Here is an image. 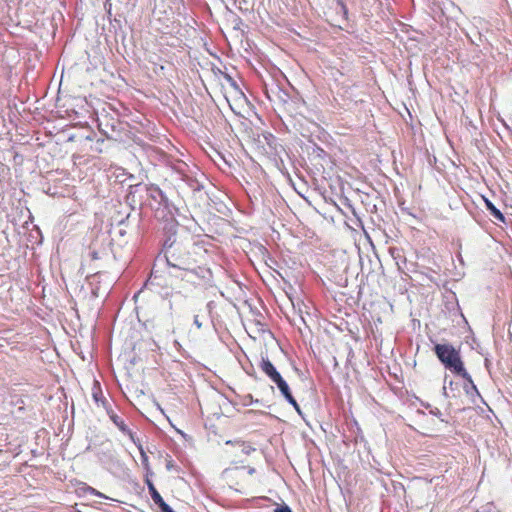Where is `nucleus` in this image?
<instances>
[{"instance_id":"36","label":"nucleus","mask_w":512,"mask_h":512,"mask_svg":"<svg viewBox=\"0 0 512 512\" xmlns=\"http://www.w3.org/2000/svg\"><path fill=\"white\" fill-rule=\"evenodd\" d=\"M490 365H491V363H490L489 359H488V358H486V359H485V367H486L488 370H489V368H490Z\"/></svg>"},{"instance_id":"42","label":"nucleus","mask_w":512,"mask_h":512,"mask_svg":"<svg viewBox=\"0 0 512 512\" xmlns=\"http://www.w3.org/2000/svg\"><path fill=\"white\" fill-rule=\"evenodd\" d=\"M167 512H175L172 507L169 508Z\"/></svg>"},{"instance_id":"19","label":"nucleus","mask_w":512,"mask_h":512,"mask_svg":"<svg viewBox=\"0 0 512 512\" xmlns=\"http://www.w3.org/2000/svg\"><path fill=\"white\" fill-rule=\"evenodd\" d=\"M203 119L201 120V124L205 127L206 130H210V126H213L211 115L208 111H206L205 115H202Z\"/></svg>"},{"instance_id":"29","label":"nucleus","mask_w":512,"mask_h":512,"mask_svg":"<svg viewBox=\"0 0 512 512\" xmlns=\"http://www.w3.org/2000/svg\"><path fill=\"white\" fill-rule=\"evenodd\" d=\"M446 385H447V377H445V379H444V386H443V389H442V393H443V395H444L445 397H449L448 392H447V386H446Z\"/></svg>"},{"instance_id":"27","label":"nucleus","mask_w":512,"mask_h":512,"mask_svg":"<svg viewBox=\"0 0 512 512\" xmlns=\"http://www.w3.org/2000/svg\"><path fill=\"white\" fill-rule=\"evenodd\" d=\"M337 4L340 7V10L343 12V14L346 15L348 11H347V8H346L345 4L343 3V1L338 0Z\"/></svg>"},{"instance_id":"3","label":"nucleus","mask_w":512,"mask_h":512,"mask_svg":"<svg viewBox=\"0 0 512 512\" xmlns=\"http://www.w3.org/2000/svg\"><path fill=\"white\" fill-rule=\"evenodd\" d=\"M434 352L444 367L456 375H467L460 352L451 344H436Z\"/></svg>"},{"instance_id":"23","label":"nucleus","mask_w":512,"mask_h":512,"mask_svg":"<svg viewBox=\"0 0 512 512\" xmlns=\"http://www.w3.org/2000/svg\"><path fill=\"white\" fill-rule=\"evenodd\" d=\"M429 413H430L431 415H433V416H436V417L440 418V419H441V421H444V420L441 418V416H442V412H441L438 408H436V407L431 408V409L429 410Z\"/></svg>"},{"instance_id":"26","label":"nucleus","mask_w":512,"mask_h":512,"mask_svg":"<svg viewBox=\"0 0 512 512\" xmlns=\"http://www.w3.org/2000/svg\"><path fill=\"white\" fill-rule=\"evenodd\" d=\"M129 218H130V213H128L124 218H121L120 220H118V226H125L128 223Z\"/></svg>"},{"instance_id":"38","label":"nucleus","mask_w":512,"mask_h":512,"mask_svg":"<svg viewBox=\"0 0 512 512\" xmlns=\"http://www.w3.org/2000/svg\"><path fill=\"white\" fill-rule=\"evenodd\" d=\"M118 233H119L120 236H124L126 234V231H125V229L120 228Z\"/></svg>"},{"instance_id":"32","label":"nucleus","mask_w":512,"mask_h":512,"mask_svg":"<svg viewBox=\"0 0 512 512\" xmlns=\"http://www.w3.org/2000/svg\"><path fill=\"white\" fill-rule=\"evenodd\" d=\"M99 127H100L101 132H102L105 136L110 137V136H109V134H108V131L102 128V122H100V123H99Z\"/></svg>"},{"instance_id":"9","label":"nucleus","mask_w":512,"mask_h":512,"mask_svg":"<svg viewBox=\"0 0 512 512\" xmlns=\"http://www.w3.org/2000/svg\"><path fill=\"white\" fill-rule=\"evenodd\" d=\"M175 224L173 222L168 223L165 226V230H167L168 233H170L167 238L164 240L163 248L165 253L167 251H173V249L176 247V238H175Z\"/></svg>"},{"instance_id":"39","label":"nucleus","mask_w":512,"mask_h":512,"mask_svg":"<svg viewBox=\"0 0 512 512\" xmlns=\"http://www.w3.org/2000/svg\"><path fill=\"white\" fill-rule=\"evenodd\" d=\"M206 145H207V150L208 151H211V147H214L210 142H206Z\"/></svg>"},{"instance_id":"14","label":"nucleus","mask_w":512,"mask_h":512,"mask_svg":"<svg viewBox=\"0 0 512 512\" xmlns=\"http://www.w3.org/2000/svg\"><path fill=\"white\" fill-rule=\"evenodd\" d=\"M92 397H93V400L98 405H102L105 410H106V407L110 406V403L108 402V400L103 396V393H102L100 387L93 390Z\"/></svg>"},{"instance_id":"20","label":"nucleus","mask_w":512,"mask_h":512,"mask_svg":"<svg viewBox=\"0 0 512 512\" xmlns=\"http://www.w3.org/2000/svg\"><path fill=\"white\" fill-rule=\"evenodd\" d=\"M140 455H141V462H142V465L143 467L145 468L146 472L149 473L150 472V467H149V459H148V456L146 454L145 451H141L140 452Z\"/></svg>"},{"instance_id":"40","label":"nucleus","mask_w":512,"mask_h":512,"mask_svg":"<svg viewBox=\"0 0 512 512\" xmlns=\"http://www.w3.org/2000/svg\"><path fill=\"white\" fill-rule=\"evenodd\" d=\"M254 472H255V469H254V468H250V469H249V473H250V474H253Z\"/></svg>"},{"instance_id":"35","label":"nucleus","mask_w":512,"mask_h":512,"mask_svg":"<svg viewBox=\"0 0 512 512\" xmlns=\"http://www.w3.org/2000/svg\"><path fill=\"white\" fill-rule=\"evenodd\" d=\"M194 324L197 325L198 328L202 326V324L198 321L196 317H194Z\"/></svg>"},{"instance_id":"28","label":"nucleus","mask_w":512,"mask_h":512,"mask_svg":"<svg viewBox=\"0 0 512 512\" xmlns=\"http://www.w3.org/2000/svg\"><path fill=\"white\" fill-rule=\"evenodd\" d=\"M178 172L181 173L183 180L191 181V179L188 177V175L181 168H178Z\"/></svg>"},{"instance_id":"17","label":"nucleus","mask_w":512,"mask_h":512,"mask_svg":"<svg viewBox=\"0 0 512 512\" xmlns=\"http://www.w3.org/2000/svg\"><path fill=\"white\" fill-rule=\"evenodd\" d=\"M194 45L201 46L205 51L210 52L206 37L202 35V32L199 35L194 34Z\"/></svg>"},{"instance_id":"7","label":"nucleus","mask_w":512,"mask_h":512,"mask_svg":"<svg viewBox=\"0 0 512 512\" xmlns=\"http://www.w3.org/2000/svg\"><path fill=\"white\" fill-rule=\"evenodd\" d=\"M194 274L200 279V285L203 286H211L213 282L212 271L209 267L198 266L196 270H194Z\"/></svg>"},{"instance_id":"43","label":"nucleus","mask_w":512,"mask_h":512,"mask_svg":"<svg viewBox=\"0 0 512 512\" xmlns=\"http://www.w3.org/2000/svg\"><path fill=\"white\" fill-rule=\"evenodd\" d=\"M452 385H453V381H452V380H450V381H449V386L451 387Z\"/></svg>"},{"instance_id":"21","label":"nucleus","mask_w":512,"mask_h":512,"mask_svg":"<svg viewBox=\"0 0 512 512\" xmlns=\"http://www.w3.org/2000/svg\"><path fill=\"white\" fill-rule=\"evenodd\" d=\"M158 508L160 509V512H167L169 510V508L171 507L170 505H168L164 499H160V501L156 502L155 503Z\"/></svg>"},{"instance_id":"10","label":"nucleus","mask_w":512,"mask_h":512,"mask_svg":"<svg viewBox=\"0 0 512 512\" xmlns=\"http://www.w3.org/2000/svg\"><path fill=\"white\" fill-rule=\"evenodd\" d=\"M106 412L110 420L121 432H128V426L125 424L124 420L114 412L111 405L106 407Z\"/></svg>"},{"instance_id":"15","label":"nucleus","mask_w":512,"mask_h":512,"mask_svg":"<svg viewBox=\"0 0 512 512\" xmlns=\"http://www.w3.org/2000/svg\"><path fill=\"white\" fill-rule=\"evenodd\" d=\"M145 483H146V485L148 487L149 494H150L152 500L154 501V503L160 501V499H162V496L157 491V489H156L154 483L152 482V480H150L148 477H146Z\"/></svg>"},{"instance_id":"31","label":"nucleus","mask_w":512,"mask_h":512,"mask_svg":"<svg viewBox=\"0 0 512 512\" xmlns=\"http://www.w3.org/2000/svg\"><path fill=\"white\" fill-rule=\"evenodd\" d=\"M134 444H135V445L137 446V448L139 449V452L144 451L143 446H142V444H141V442H140V440H139L138 438H137V440H136V443H134Z\"/></svg>"},{"instance_id":"30","label":"nucleus","mask_w":512,"mask_h":512,"mask_svg":"<svg viewBox=\"0 0 512 512\" xmlns=\"http://www.w3.org/2000/svg\"><path fill=\"white\" fill-rule=\"evenodd\" d=\"M155 267H156V264H154V266H153V269H152L149 281H152V279H156L157 278V275H156L157 271L155 270Z\"/></svg>"},{"instance_id":"5","label":"nucleus","mask_w":512,"mask_h":512,"mask_svg":"<svg viewBox=\"0 0 512 512\" xmlns=\"http://www.w3.org/2000/svg\"><path fill=\"white\" fill-rule=\"evenodd\" d=\"M259 367L273 383L276 384L283 379L281 374L278 372L276 367L272 364L267 356L261 357Z\"/></svg>"},{"instance_id":"37","label":"nucleus","mask_w":512,"mask_h":512,"mask_svg":"<svg viewBox=\"0 0 512 512\" xmlns=\"http://www.w3.org/2000/svg\"><path fill=\"white\" fill-rule=\"evenodd\" d=\"M421 405H422L424 408L429 409V410L432 408V407H431V405H430L429 403H423V402H422V403H421Z\"/></svg>"},{"instance_id":"8","label":"nucleus","mask_w":512,"mask_h":512,"mask_svg":"<svg viewBox=\"0 0 512 512\" xmlns=\"http://www.w3.org/2000/svg\"><path fill=\"white\" fill-rule=\"evenodd\" d=\"M175 224L173 222L168 223L165 226V230H167L168 233H170L167 238L164 240L163 248L165 253L167 251H173V249L176 247V238H175Z\"/></svg>"},{"instance_id":"12","label":"nucleus","mask_w":512,"mask_h":512,"mask_svg":"<svg viewBox=\"0 0 512 512\" xmlns=\"http://www.w3.org/2000/svg\"><path fill=\"white\" fill-rule=\"evenodd\" d=\"M463 379H465V384H464V390L466 392L467 395H469L471 398H473L475 395L476 396H480L479 394V391L476 387V385L474 384L470 374L467 372V375H460Z\"/></svg>"},{"instance_id":"33","label":"nucleus","mask_w":512,"mask_h":512,"mask_svg":"<svg viewBox=\"0 0 512 512\" xmlns=\"http://www.w3.org/2000/svg\"><path fill=\"white\" fill-rule=\"evenodd\" d=\"M176 431H177V433H179V434H180L184 439H187V437H189L187 434H185L183 431H181V430H179V429H177Z\"/></svg>"},{"instance_id":"18","label":"nucleus","mask_w":512,"mask_h":512,"mask_svg":"<svg viewBox=\"0 0 512 512\" xmlns=\"http://www.w3.org/2000/svg\"><path fill=\"white\" fill-rule=\"evenodd\" d=\"M11 404L16 406L19 411H23L24 410L25 402L22 399V397L19 396V395H12L11 396Z\"/></svg>"},{"instance_id":"6","label":"nucleus","mask_w":512,"mask_h":512,"mask_svg":"<svg viewBox=\"0 0 512 512\" xmlns=\"http://www.w3.org/2000/svg\"><path fill=\"white\" fill-rule=\"evenodd\" d=\"M278 389L280 390L282 396L285 398V400L293 406V408L297 411L299 415L302 414L301 408L295 398L293 397L288 383L284 380H280L278 383H276Z\"/></svg>"},{"instance_id":"22","label":"nucleus","mask_w":512,"mask_h":512,"mask_svg":"<svg viewBox=\"0 0 512 512\" xmlns=\"http://www.w3.org/2000/svg\"><path fill=\"white\" fill-rule=\"evenodd\" d=\"M86 491L90 494V495H95V496H98V497H101V498H107L104 494H102L101 492H99L98 490H96L95 488L93 487H87Z\"/></svg>"},{"instance_id":"11","label":"nucleus","mask_w":512,"mask_h":512,"mask_svg":"<svg viewBox=\"0 0 512 512\" xmlns=\"http://www.w3.org/2000/svg\"><path fill=\"white\" fill-rule=\"evenodd\" d=\"M200 149L218 166L220 165L219 161L227 163L225 157L215 147H211V151H208L205 146L200 144Z\"/></svg>"},{"instance_id":"24","label":"nucleus","mask_w":512,"mask_h":512,"mask_svg":"<svg viewBox=\"0 0 512 512\" xmlns=\"http://www.w3.org/2000/svg\"><path fill=\"white\" fill-rule=\"evenodd\" d=\"M274 512H292V510L288 505H282L274 509Z\"/></svg>"},{"instance_id":"2","label":"nucleus","mask_w":512,"mask_h":512,"mask_svg":"<svg viewBox=\"0 0 512 512\" xmlns=\"http://www.w3.org/2000/svg\"><path fill=\"white\" fill-rule=\"evenodd\" d=\"M164 258L167 265L174 270V272H171L172 276L183 280L184 276H182V272H184L185 275L191 273L192 261L190 252L181 245H176L173 251H167L164 254Z\"/></svg>"},{"instance_id":"13","label":"nucleus","mask_w":512,"mask_h":512,"mask_svg":"<svg viewBox=\"0 0 512 512\" xmlns=\"http://www.w3.org/2000/svg\"><path fill=\"white\" fill-rule=\"evenodd\" d=\"M225 78L229 82V85H230V87L232 89L231 93L234 94V97L238 98V99H245L246 98L245 94L239 88L237 82L232 77H230L229 75H226Z\"/></svg>"},{"instance_id":"4","label":"nucleus","mask_w":512,"mask_h":512,"mask_svg":"<svg viewBox=\"0 0 512 512\" xmlns=\"http://www.w3.org/2000/svg\"><path fill=\"white\" fill-rule=\"evenodd\" d=\"M200 177L205 180L201 182L197 174L194 173V201H196L197 205L203 210L208 209L213 202V199L210 195V189H213V185L205 179V176L202 172H200Z\"/></svg>"},{"instance_id":"34","label":"nucleus","mask_w":512,"mask_h":512,"mask_svg":"<svg viewBox=\"0 0 512 512\" xmlns=\"http://www.w3.org/2000/svg\"><path fill=\"white\" fill-rule=\"evenodd\" d=\"M91 257H92L93 259H98V258H99V257H98V253H97L96 251H92V252H91Z\"/></svg>"},{"instance_id":"25","label":"nucleus","mask_w":512,"mask_h":512,"mask_svg":"<svg viewBox=\"0 0 512 512\" xmlns=\"http://www.w3.org/2000/svg\"><path fill=\"white\" fill-rule=\"evenodd\" d=\"M122 433L127 435L133 443H136L137 437L135 436V434L132 432V430L129 427H128V432H122Z\"/></svg>"},{"instance_id":"41","label":"nucleus","mask_w":512,"mask_h":512,"mask_svg":"<svg viewBox=\"0 0 512 512\" xmlns=\"http://www.w3.org/2000/svg\"><path fill=\"white\" fill-rule=\"evenodd\" d=\"M167 512H175L172 507L169 508Z\"/></svg>"},{"instance_id":"16","label":"nucleus","mask_w":512,"mask_h":512,"mask_svg":"<svg viewBox=\"0 0 512 512\" xmlns=\"http://www.w3.org/2000/svg\"><path fill=\"white\" fill-rule=\"evenodd\" d=\"M486 207L487 209L489 210L490 214L497 220L501 221V222H504L505 221V217L504 215L502 214V212L496 208L492 202H490L489 200H486Z\"/></svg>"},{"instance_id":"1","label":"nucleus","mask_w":512,"mask_h":512,"mask_svg":"<svg viewBox=\"0 0 512 512\" xmlns=\"http://www.w3.org/2000/svg\"><path fill=\"white\" fill-rule=\"evenodd\" d=\"M128 199H131L134 203L138 201L141 206L148 205L157 211L162 208L163 212L166 211L170 216H173L174 210L177 211L163 191L153 184L139 183L131 185Z\"/></svg>"}]
</instances>
